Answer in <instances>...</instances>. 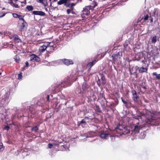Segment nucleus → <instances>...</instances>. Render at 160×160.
Instances as JSON below:
<instances>
[{
  "mask_svg": "<svg viewBox=\"0 0 160 160\" xmlns=\"http://www.w3.org/2000/svg\"><path fill=\"white\" fill-rule=\"evenodd\" d=\"M90 89L89 85L84 82H83L82 85V89L79 88H77L76 90V93L80 94L83 96L86 94Z\"/></svg>",
  "mask_w": 160,
  "mask_h": 160,
  "instance_id": "obj_1",
  "label": "nucleus"
},
{
  "mask_svg": "<svg viewBox=\"0 0 160 160\" xmlns=\"http://www.w3.org/2000/svg\"><path fill=\"white\" fill-rule=\"evenodd\" d=\"M160 119V114L156 112L152 114L151 118L149 119V122H152L155 125H158L160 121L158 120Z\"/></svg>",
  "mask_w": 160,
  "mask_h": 160,
  "instance_id": "obj_2",
  "label": "nucleus"
},
{
  "mask_svg": "<svg viewBox=\"0 0 160 160\" xmlns=\"http://www.w3.org/2000/svg\"><path fill=\"white\" fill-rule=\"evenodd\" d=\"M95 7V5L93 6L89 5L86 6L83 8V10L82 12L81 15H88L90 13V10H92Z\"/></svg>",
  "mask_w": 160,
  "mask_h": 160,
  "instance_id": "obj_3",
  "label": "nucleus"
},
{
  "mask_svg": "<svg viewBox=\"0 0 160 160\" xmlns=\"http://www.w3.org/2000/svg\"><path fill=\"white\" fill-rule=\"evenodd\" d=\"M76 77V76L75 75L74 73H72L69 77H68L67 81L66 80L64 81V82L63 83V85L68 86L69 85L68 83L70 82H73L75 81L77 79Z\"/></svg>",
  "mask_w": 160,
  "mask_h": 160,
  "instance_id": "obj_4",
  "label": "nucleus"
},
{
  "mask_svg": "<svg viewBox=\"0 0 160 160\" xmlns=\"http://www.w3.org/2000/svg\"><path fill=\"white\" fill-rule=\"evenodd\" d=\"M27 26V23L25 21L18 22V27L20 31H24L26 28Z\"/></svg>",
  "mask_w": 160,
  "mask_h": 160,
  "instance_id": "obj_5",
  "label": "nucleus"
},
{
  "mask_svg": "<svg viewBox=\"0 0 160 160\" xmlns=\"http://www.w3.org/2000/svg\"><path fill=\"white\" fill-rule=\"evenodd\" d=\"M97 83L99 86L102 85H103L105 84V78L103 74L100 75V78L98 77V79L97 81Z\"/></svg>",
  "mask_w": 160,
  "mask_h": 160,
  "instance_id": "obj_6",
  "label": "nucleus"
},
{
  "mask_svg": "<svg viewBox=\"0 0 160 160\" xmlns=\"http://www.w3.org/2000/svg\"><path fill=\"white\" fill-rule=\"evenodd\" d=\"M111 136H112L108 132H101L100 135V137L103 139H107Z\"/></svg>",
  "mask_w": 160,
  "mask_h": 160,
  "instance_id": "obj_7",
  "label": "nucleus"
},
{
  "mask_svg": "<svg viewBox=\"0 0 160 160\" xmlns=\"http://www.w3.org/2000/svg\"><path fill=\"white\" fill-rule=\"evenodd\" d=\"M141 128L142 127L140 125H134L132 126L131 130L132 132L135 133H138Z\"/></svg>",
  "mask_w": 160,
  "mask_h": 160,
  "instance_id": "obj_8",
  "label": "nucleus"
},
{
  "mask_svg": "<svg viewBox=\"0 0 160 160\" xmlns=\"http://www.w3.org/2000/svg\"><path fill=\"white\" fill-rule=\"evenodd\" d=\"M121 53L120 52H118L117 53L113 54L112 57L113 58V60L114 61L117 62L119 60L121 57Z\"/></svg>",
  "mask_w": 160,
  "mask_h": 160,
  "instance_id": "obj_9",
  "label": "nucleus"
},
{
  "mask_svg": "<svg viewBox=\"0 0 160 160\" xmlns=\"http://www.w3.org/2000/svg\"><path fill=\"white\" fill-rule=\"evenodd\" d=\"M49 44L48 43H44V44L40 47L39 48V51L40 52H43L47 48H48V45Z\"/></svg>",
  "mask_w": 160,
  "mask_h": 160,
  "instance_id": "obj_10",
  "label": "nucleus"
},
{
  "mask_svg": "<svg viewBox=\"0 0 160 160\" xmlns=\"http://www.w3.org/2000/svg\"><path fill=\"white\" fill-rule=\"evenodd\" d=\"M62 61L66 65L69 66L71 64H73V62L72 60L67 59H62Z\"/></svg>",
  "mask_w": 160,
  "mask_h": 160,
  "instance_id": "obj_11",
  "label": "nucleus"
},
{
  "mask_svg": "<svg viewBox=\"0 0 160 160\" xmlns=\"http://www.w3.org/2000/svg\"><path fill=\"white\" fill-rule=\"evenodd\" d=\"M40 60V58L35 55L32 54L30 56V60L31 61L39 62Z\"/></svg>",
  "mask_w": 160,
  "mask_h": 160,
  "instance_id": "obj_12",
  "label": "nucleus"
},
{
  "mask_svg": "<svg viewBox=\"0 0 160 160\" xmlns=\"http://www.w3.org/2000/svg\"><path fill=\"white\" fill-rule=\"evenodd\" d=\"M32 13L35 15H38L41 16H44L45 15V13L44 12L39 11H33Z\"/></svg>",
  "mask_w": 160,
  "mask_h": 160,
  "instance_id": "obj_13",
  "label": "nucleus"
},
{
  "mask_svg": "<svg viewBox=\"0 0 160 160\" xmlns=\"http://www.w3.org/2000/svg\"><path fill=\"white\" fill-rule=\"evenodd\" d=\"M76 4L74 3H70L69 2L68 3V4H66L65 5V6L66 7H68L69 8H68L69 9H70L71 11H73V9H74V7L75 5Z\"/></svg>",
  "mask_w": 160,
  "mask_h": 160,
  "instance_id": "obj_14",
  "label": "nucleus"
},
{
  "mask_svg": "<svg viewBox=\"0 0 160 160\" xmlns=\"http://www.w3.org/2000/svg\"><path fill=\"white\" fill-rule=\"evenodd\" d=\"M51 0H49V1H51ZM69 2V0H60L58 2V4L59 5L64 4L65 6V5L66 4H68Z\"/></svg>",
  "mask_w": 160,
  "mask_h": 160,
  "instance_id": "obj_15",
  "label": "nucleus"
},
{
  "mask_svg": "<svg viewBox=\"0 0 160 160\" xmlns=\"http://www.w3.org/2000/svg\"><path fill=\"white\" fill-rule=\"evenodd\" d=\"M124 128V127L122 126V125H119L117 126L116 129L117 131H118V130H119L122 131V132L121 133H122L123 130H125Z\"/></svg>",
  "mask_w": 160,
  "mask_h": 160,
  "instance_id": "obj_16",
  "label": "nucleus"
},
{
  "mask_svg": "<svg viewBox=\"0 0 160 160\" xmlns=\"http://www.w3.org/2000/svg\"><path fill=\"white\" fill-rule=\"evenodd\" d=\"M132 93L133 95V99L135 102H136L137 101V98H138L137 93L135 91H132Z\"/></svg>",
  "mask_w": 160,
  "mask_h": 160,
  "instance_id": "obj_17",
  "label": "nucleus"
},
{
  "mask_svg": "<svg viewBox=\"0 0 160 160\" xmlns=\"http://www.w3.org/2000/svg\"><path fill=\"white\" fill-rule=\"evenodd\" d=\"M8 102V99L7 98H2L1 100V103L2 105V106L7 105Z\"/></svg>",
  "mask_w": 160,
  "mask_h": 160,
  "instance_id": "obj_18",
  "label": "nucleus"
},
{
  "mask_svg": "<svg viewBox=\"0 0 160 160\" xmlns=\"http://www.w3.org/2000/svg\"><path fill=\"white\" fill-rule=\"evenodd\" d=\"M13 38L14 41L16 42H21V40L19 38L18 36L16 35H14Z\"/></svg>",
  "mask_w": 160,
  "mask_h": 160,
  "instance_id": "obj_19",
  "label": "nucleus"
},
{
  "mask_svg": "<svg viewBox=\"0 0 160 160\" xmlns=\"http://www.w3.org/2000/svg\"><path fill=\"white\" fill-rule=\"evenodd\" d=\"M138 71L140 73H143L147 72V69L143 67L138 68Z\"/></svg>",
  "mask_w": 160,
  "mask_h": 160,
  "instance_id": "obj_20",
  "label": "nucleus"
},
{
  "mask_svg": "<svg viewBox=\"0 0 160 160\" xmlns=\"http://www.w3.org/2000/svg\"><path fill=\"white\" fill-rule=\"evenodd\" d=\"M46 43H48L49 44L48 45V48H51V50H54V45L53 42H48Z\"/></svg>",
  "mask_w": 160,
  "mask_h": 160,
  "instance_id": "obj_21",
  "label": "nucleus"
},
{
  "mask_svg": "<svg viewBox=\"0 0 160 160\" xmlns=\"http://www.w3.org/2000/svg\"><path fill=\"white\" fill-rule=\"evenodd\" d=\"M129 128V127H124V128L125 130H123L122 134H126L129 133L130 132V130L128 129Z\"/></svg>",
  "mask_w": 160,
  "mask_h": 160,
  "instance_id": "obj_22",
  "label": "nucleus"
},
{
  "mask_svg": "<svg viewBox=\"0 0 160 160\" xmlns=\"http://www.w3.org/2000/svg\"><path fill=\"white\" fill-rule=\"evenodd\" d=\"M37 1L38 2L43 4L45 7L46 6V0H37Z\"/></svg>",
  "mask_w": 160,
  "mask_h": 160,
  "instance_id": "obj_23",
  "label": "nucleus"
},
{
  "mask_svg": "<svg viewBox=\"0 0 160 160\" xmlns=\"http://www.w3.org/2000/svg\"><path fill=\"white\" fill-rule=\"evenodd\" d=\"M96 62V60L93 61L92 62L89 63L88 64V67L91 68V67Z\"/></svg>",
  "mask_w": 160,
  "mask_h": 160,
  "instance_id": "obj_24",
  "label": "nucleus"
},
{
  "mask_svg": "<svg viewBox=\"0 0 160 160\" xmlns=\"http://www.w3.org/2000/svg\"><path fill=\"white\" fill-rule=\"evenodd\" d=\"M38 128H39L38 126H35L34 127H33L31 129V131H33L35 132H36L38 130Z\"/></svg>",
  "mask_w": 160,
  "mask_h": 160,
  "instance_id": "obj_25",
  "label": "nucleus"
},
{
  "mask_svg": "<svg viewBox=\"0 0 160 160\" xmlns=\"http://www.w3.org/2000/svg\"><path fill=\"white\" fill-rule=\"evenodd\" d=\"M146 132L145 131L141 133L140 137L141 138H144L146 137Z\"/></svg>",
  "mask_w": 160,
  "mask_h": 160,
  "instance_id": "obj_26",
  "label": "nucleus"
},
{
  "mask_svg": "<svg viewBox=\"0 0 160 160\" xmlns=\"http://www.w3.org/2000/svg\"><path fill=\"white\" fill-rule=\"evenodd\" d=\"M26 8L28 10V11H32L33 9V6L31 5H28L27 6Z\"/></svg>",
  "mask_w": 160,
  "mask_h": 160,
  "instance_id": "obj_27",
  "label": "nucleus"
},
{
  "mask_svg": "<svg viewBox=\"0 0 160 160\" xmlns=\"http://www.w3.org/2000/svg\"><path fill=\"white\" fill-rule=\"evenodd\" d=\"M135 58L136 60H137V61L139 60L141 58V56L140 54H136L135 55Z\"/></svg>",
  "mask_w": 160,
  "mask_h": 160,
  "instance_id": "obj_28",
  "label": "nucleus"
},
{
  "mask_svg": "<svg viewBox=\"0 0 160 160\" xmlns=\"http://www.w3.org/2000/svg\"><path fill=\"white\" fill-rule=\"evenodd\" d=\"M14 59H15V61L17 62H19L20 61V58L17 55H16L14 57Z\"/></svg>",
  "mask_w": 160,
  "mask_h": 160,
  "instance_id": "obj_29",
  "label": "nucleus"
},
{
  "mask_svg": "<svg viewBox=\"0 0 160 160\" xmlns=\"http://www.w3.org/2000/svg\"><path fill=\"white\" fill-rule=\"evenodd\" d=\"M152 42L153 43H155L157 42V37L156 36H154L152 39Z\"/></svg>",
  "mask_w": 160,
  "mask_h": 160,
  "instance_id": "obj_30",
  "label": "nucleus"
},
{
  "mask_svg": "<svg viewBox=\"0 0 160 160\" xmlns=\"http://www.w3.org/2000/svg\"><path fill=\"white\" fill-rule=\"evenodd\" d=\"M19 19V20L18 22H20L21 21H25L23 18V17L22 16L19 15L18 18Z\"/></svg>",
  "mask_w": 160,
  "mask_h": 160,
  "instance_id": "obj_31",
  "label": "nucleus"
},
{
  "mask_svg": "<svg viewBox=\"0 0 160 160\" xmlns=\"http://www.w3.org/2000/svg\"><path fill=\"white\" fill-rule=\"evenodd\" d=\"M4 148L2 143L0 141V152L4 150Z\"/></svg>",
  "mask_w": 160,
  "mask_h": 160,
  "instance_id": "obj_32",
  "label": "nucleus"
},
{
  "mask_svg": "<svg viewBox=\"0 0 160 160\" xmlns=\"http://www.w3.org/2000/svg\"><path fill=\"white\" fill-rule=\"evenodd\" d=\"M66 11H67V14H69L70 13H71V12L73 14L74 13L73 11H71V10L69 9H68Z\"/></svg>",
  "mask_w": 160,
  "mask_h": 160,
  "instance_id": "obj_33",
  "label": "nucleus"
},
{
  "mask_svg": "<svg viewBox=\"0 0 160 160\" xmlns=\"http://www.w3.org/2000/svg\"><path fill=\"white\" fill-rule=\"evenodd\" d=\"M148 18V15H146L145 17L142 18L144 21H146L147 20Z\"/></svg>",
  "mask_w": 160,
  "mask_h": 160,
  "instance_id": "obj_34",
  "label": "nucleus"
},
{
  "mask_svg": "<svg viewBox=\"0 0 160 160\" xmlns=\"http://www.w3.org/2000/svg\"><path fill=\"white\" fill-rule=\"evenodd\" d=\"M12 15L14 18H17L19 15L17 13H14L12 14Z\"/></svg>",
  "mask_w": 160,
  "mask_h": 160,
  "instance_id": "obj_35",
  "label": "nucleus"
},
{
  "mask_svg": "<svg viewBox=\"0 0 160 160\" xmlns=\"http://www.w3.org/2000/svg\"><path fill=\"white\" fill-rule=\"evenodd\" d=\"M22 78V73H19L18 74V79H21Z\"/></svg>",
  "mask_w": 160,
  "mask_h": 160,
  "instance_id": "obj_36",
  "label": "nucleus"
},
{
  "mask_svg": "<svg viewBox=\"0 0 160 160\" xmlns=\"http://www.w3.org/2000/svg\"><path fill=\"white\" fill-rule=\"evenodd\" d=\"M53 145L52 144L49 143L48 145V147L49 148H52Z\"/></svg>",
  "mask_w": 160,
  "mask_h": 160,
  "instance_id": "obj_37",
  "label": "nucleus"
},
{
  "mask_svg": "<svg viewBox=\"0 0 160 160\" xmlns=\"http://www.w3.org/2000/svg\"><path fill=\"white\" fill-rule=\"evenodd\" d=\"M121 99L122 102L125 104H126V106H127V102H126L123 99H122V98H121Z\"/></svg>",
  "mask_w": 160,
  "mask_h": 160,
  "instance_id": "obj_38",
  "label": "nucleus"
},
{
  "mask_svg": "<svg viewBox=\"0 0 160 160\" xmlns=\"http://www.w3.org/2000/svg\"><path fill=\"white\" fill-rule=\"evenodd\" d=\"M12 6H13L16 8H19V7L18 5V4H15L14 3L12 5Z\"/></svg>",
  "mask_w": 160,
  "mask_h": 160,
  "instance_id": "obj_39",
  "label": "nucleus"
},
{
  "mask_svg": "<svg viewBox=\"0 0 160 160\" xmlns=\"http://www.w3.org/2000/svg\"><path fill=\"white\" fill-rule=\"evenodd\" d=\"M4 129L8 130L9 129V127L8 126H6L4 127Z\"/></svg>",
  "mask_w": 160,
  "mask_h": 160,
  "instance_id": "obj_40",
  "label": "nucleus"
},
{
  "mask_svg": "<svg viewBox=\"0 0 160 160\" xmlns=\"http://www.w3.org/2000/svg\"><path fill=\"white\" fill-rule=\"evenodd\" d=\"M5 15H6L5 13H4L2 14H1V13H0V18L3 17L4 16H5Z\"/></svg>",
  "mask_w": 160,
  "mask_h": 160,
  "instance_id": "obj_41",
  "label": "nucleus"
},
{
  "mask_svg": "<svg viewBox=\"0 0 160 160\" xmlns=\"http://www.w3.org/2000/svg\"><path fill=\"white\" fill-rule=\"evenodd\" d=\"M156 77L157 79L160 80V74H158Z\"/></svg>",
  "mask_w": 160,
  "mask_h": 160,
  "instance_id": "obj_42",
  "label": "nucleus"
},
{
  "mask_svg": "<svg viewBox=\"0 0 160 160\" xmlns=\"http://www.w3.org/2000/svg\"><path fill=\"white\" fill-rule=\"evenodd\" d=\"M9 3H10L12 6V5L14 3L12 0H10V1L9 2Z\"/></svg>",
  "mask_w": 160,
  "mask_h": 160,
  "instance_id": "obj_43",
  "label": "nucleus"
},
{
  "mask_svg": "<svg viewBox=\"0 0 160 160\" xmlns=\"http://www.w3.org/2000/svg\"><path fill=\"white\" fill-rule=\"evenodd\" d=\"M155 13H156V10H154V12H153V14L152 15V16L156 18V16H155Z\"/></svg>",
  "mask_w": 160,
  "mask_h": 160,
  "instance_id": "obj_44",
  "label": "nucleus"
},
{
  "mask_svg": "<svg viewBox=\"0 0 160 160\" xmlns=\"http://www.w3.org/2000/svg\"><path fill=\"white\" fill-rule=\"evenodd\" d=\"M86 122V120L84 119H82L81 122V123H84Z\"/></svg>",
  "mask_w": 160,
  "mask_h": 160,
  "instance_id": "obj_45",
  "label": "nucleus"
},
{
  "mask_svg": "<svg viewBox=\"0 0 160 160\" xmlns=\"http://www.w3.org/2000/svg\"><path fill=\"white\" fill-rule=\"evenodd\" d=\"M45 9L46 11L48 12H49V11L50 10L49 8H45Z\"/></svg>",
  "mask_w": 160,
  "mask_h": 160,
  "instance_id": "obj_46",
  "label": "nucleus"
},
{
  "mask_svg": "<svg viewBox=\"0 0 160 160\" xmlns=\"http://www.w3.org/2000/svg\"><path fill=\"white\" fill-rule=\"evenodd\" d=\"M157 75H158V74H157V73L156 72H154L152 74L153 75L155 76H156V77H157Z\"/></svg>",
  "mask_w": 160,
  "mask_h": 160,
  "instance_id": "obj_47",
  "label": "nucleus"
},
{
  "mask_svg": "<svg viewBox=\"0 0 160 160\" xmlns=\"http://www.w3.org/2000/svg\"><path fill=\"white\" fill-rule=\"evenodd\" d=\"M26 66L28 67V66L29 63L28 62H25Z\"/></svg>",
  "mask_w": 160,
  "mask_h": 160,
  "instance_id": "obj_48",
  "label": "nucleus"
},
{
  "mask_svg": "<svg viewBox=\"0 0 160 160\" xmlns=\"http://www.w3.org/2000/svg\"><path fill=\"white\" fill-rule=\"evenodd\" d=\"M52 1L51 2V4L52 3H53L57 1V0H52L51 1Z\"/></svg>",
  "mask_w": 160,
  "mask_h": 160,
  "instance_id": "obj_49",
  "label": "nucleus"
},
{
  "mask_svg": "<svg viewBox=\"0 0 160 160\" xmlns=\"http://www.w3.org/2000/svg\"><path fill=\"white\" fill-rule=\"evenodd\" d=\"M150 22H152L153 21V18H152L150 17Z\"/></svg>",
  "mask_w": 160,
  "mask_h": 160,
  "instance_id": "obj_50",
  "label": "nucleus"
},
{
  "mask_svg": "<svg viewBox=\"0 0 160 160\" xmlns=\"http://www.w3.org/2000/svg\"><path fill=\"white\" fill-rule=\"evenodd\" d=\"M47 100L48 101H49V95H48V96H47Z\"/></svg>",
  "mask_w": 160,
  "mask_h": 160,
  "instance_id": "obj_51",
  "label": "nucleus"
},
{
  "mask_svg": "<svg viewBox=\"0 0 160 160\" xmlns=\"http://www.w3.org/2000/svg\"><path fill=\"white\" fill-rule=\"evenodd\" d=\"M127 45H128V44H126V45L124 44V47H125V49H126V47L127 46Z\"/></svg>",
  "mask_w": 160,
  "mask_h": 160,
  "instance_id": "obj_52",
  "label": "nucleus"
},
{
  "mask_svg": "<svg viewBox=\"0 0 160 160\" xmlns=\"http://www.w3.org/2000/svg\"><path fill=\"white\" fill-rule=\"evenodd\" d=\"M85 136H86L87 138H88V137L86 135V134H85Z\"/></svg>",
  "mask_w": 160,
  "mask_h": 160,
  "instance_id": "obj_53",
  "label": "nucleus"
},
{
  "mask_svg": "<svg viewBox=\"0 0 160 160\" xmlns=\"http://www.w3.org/2000/svg\"><path fill=\"white\" fill-rule=\"evenodd\" d=\"M4 9H5V8H2V10H4Z\"/></svg>",
  "mask_w": 160,
  "mask_h": 160,
  "instance_id": "obj_54",
  "label": "nucleus"
},
{
  "mask_svg": "<svg viewBox=\"0 0 160 160\" xmlns=\"http://www.w3.org/2000/svg\"><path fill=\"white\" fill-rule=\"evenodd\" d=\"M119 4H122L121 3H119Z\"/></svg>",
  "mask_w": 160,
  "mask_h": 160,
  "instance_id": "obj_55",
  "label": "nucleus"
}]
</instances>
